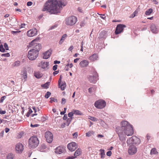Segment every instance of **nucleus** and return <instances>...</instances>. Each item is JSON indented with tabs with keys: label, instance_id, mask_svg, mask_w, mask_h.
Segmentation results:
<instances>
[{
	"label": "nucleus",
	"instance_id": "obj_1",
	"mask_svg": "<svg viewBox=\"0 0 159 159\" xmlns=\"http://www.w3.org/2000/svg\"><path fill=\"white\" fill-rule=\"evenodd\" d=\"M67 3V0H48L43 5L42 11L49 12L51 14H57L60 13L62 7Z\"/></svg>",
	"mask_w": 159,
	"mask_h": 159
},
{
	"label": "nucleus",
	"instance_id": "obj_2",
	"mask_svg": "<svg viewBox=\"0 0 159 159\" xmlns=\"http://www.w3.org/2000/svg\"><path fill=\"white\" fill-rule=\"evenodd\" d=\"M121 127L117 126L116 129V132L118 135L120 140L125 142L126 135H132L133 134V128L128 121L122 120L120 123Z\"/></svg>",
	"mask_w": 159,
	"mask_h": 159
},
{
	"label": "nucleus",
	"instance_id": "obj_3",
	"mask_svg": "<svg viewBox=\"0 0 159 159\" xmlns=\"http://www.w3.org/2000/svg\"><path fill=\"white\" fill-rule=\"evenodd\" d=\"M39 142L37 137L36 136L31 137L29 140V146L31 148L37 147L39 144Z\"/></svg>",
	"mask_w": 159,
	"mask_h": 159
},
{
	"label": "nucleus",
	"instance_id": "obj_4",
	"mask_svg": "<svg viewBox=\"0 0 159 159\" xmlns=\"http://www.w3.org/2000/svg\"><path fill=\"white\" fill-rule=\"evenodd\" d=\"M77 18L74 16H72L66 18L65 20V23L67 25L73 26L76 22Z\"/></svg>",
	"mask_w": 159,
	"mask_h": 159
},
{
	"label": "nucleus",
	"instance_id": "obj_5",
	"mask_svg": "<svg viewBox=\"0 0 159 159\" xmlns=\"http://www.w3.org/2000/svg\"><path fill=\"white\" fill-rule=\"evenodd\" d=\"M39 54L37 51H35V49H32L29 51L28 57L30 60H34L37 58Z\"/></svg>",
	"mask_w": 159,
	"mask_h": 159
},
{
	"label": "nucleus",
	"instance_id": "obj_6",
	"mask_svg": "<svg viewBox=\"0 0 159 159\" xmlns=\"http://www.w3.org/2000/svg\"><path fill=\"white\" fill-rule=\"evenodd\" d=\"M140 143V139L136 136H133L127 140V143L128 145L132 146V144H139Z\"/></svg>",
	"mask_w": 159,
	"mask_h": 159
},
{
	"label": "nucleus",
	"instance_id": "obj_7",
	"mask_svg": "<svg viewBox=\"0 0 159 159\" xmlns=\"http://www.w3.org/2000/svg\"><path fill=\"white\" fill-rule=\"evenodd\" d=\"M95 107L98 109H102L106 106V102L103 100L100 99L96 101L94 103Z\"/></svg>",
	"mask_w": 159,
	"mask_h": 159
},
{
	"label": "nucleus",
	"instance_id": "obj_8",
	"mask_svg": "<svg viewBox=\"0 0 159 159\" xmlns=\"http://www.w3.org/2000/svg\"><path fill=\"white\" fill-rule=\"evenodd\" d=\"M37 40L36 39H34L30 43V46H33L34 48L35 49V51H38L39 52V51L41 48V44L40 43H35V42Z\"/></svg>",
	"mask_w": 159,
	"mask_h": 159
},
{
	"label": "nucleus",
	"instance_id": "obj_9",
	"mask_svg": "<svg viewBox=\"0 0 159 159\" xmlns=\"http://www.w3.org/2000/svg\"><path fill=\"white\" fill-rule=\"evenodd\" d=\"M45 137L47 142L48 143H51L53 140V134L49 131L46 132L45 133Z\"/></svg>",
	"mask_w": 159,
	"mask_h": 159
},
{
	"label": "nucleus",
	"instance_id": "obj_10",
	"mask_svg": "<svg viewBox=\"0 0 159 159\" xmlns=\"http://www.w3.org/2000/svg\"><path fill=\"white\" fill-rule=\"evenodd\" d=\"M126 27V25L123 24L118 25L116 28L115 34H117L121 33L123 31L124 28Z\"/></svg>",
	"mask_w": 159,
	"mask_h": 159
},
{
	"label": "nucleus",
	"instance_id": "obj_11",
	"mask_svg": "<svg viewBox=\"0 0 159 159\" xmlns=\"http://www.w3.org/2000/svg\"><path fill=\"white\" fill-rule=\"evenodd\" d=\"M67 148L71 152L74 151L77 148V145L76 143L74 142L69 143L67 145Z\"/></svg>",
	"mask_w": 159,
	"mask_h": 159
},
{
	"label": "nucleus",
	"instance_id": "obj_12",
	"mask_svg": "<svg viewBox=\"0 0 159 159\" xmlns=\"http://www.w3.org/2000/svg\"><path fill=\"white\" fill-rule=\"evenodd\" d=\"M37 30L36 29H34L28 31L27 34L29 37H32L36 35L37 34Z\"/></svg>",
	"mask_w": 159,
	"mask_h": 159
},
{
	"label": "nucleus",
	"instance_id": "obj_13",
	"mask_svg": "<svg viewBox=\"0 0 159 159\" xmlns=\"http://www.w3.org/2000/svg\"><path fill=\"white\" fill-rule=\"evenodd\" d=\"M49 62H43L41 61L38 65V66L39 67H41L42 69H48V66H49Z\"/></svg>",
	"mask_w": 159,
	"mask_h": 159
},
{
	"label": "nucleus",
	"instance_id": "obj_14",
	"mask_svg": "<svg viewBox=\"0 0 159 159\" xmlns=\"http://www.w3.org/2000/svg\"><path fill=\"white\" fill-rule=\"evenodd\" d=\"M23 145L21 143H18L16 146V150L17 153H21L23 150Z\"/></svg>",
	"mask_w": 159,
	"mask_h": 159
},
{
	"label": "nucleus",
	"instance_id": "obj_15",
	"mask_svg": "<svg viewBox=\"0 0 159 159\" xmlns=\"http://www.w3.org/2000/svg\"><path fill=\"white\" fill-rule=\"evenodd\" d=\"M137 148L134 146H130L128 150V153L130 155H134L137 152Z\"/></svg>",
	"mask_w": 159,
	"mask_h": 159
},
{
	"label": "nucleus",
	"instance_id": "obj_16",
	"mask_svg": "<svg viewBox=\"0 0 159 159\" xmlns=\"http://www.w3.org/2000/svg\"><path fill=\"white\" fill-rule=\"evenodd\" d=\"M65 151L64 148L61 146H59L55 149V153L60 154Z\"/></svg>",
	"mask_w": 159,
	"mask_h": 159
},
{
	"label": "nucleus",
	"instance_id": "obj_17",
	"mask_svg": "<svg viewBox=\"0 0 159 159\" xmlns=\"http://www.w3.org/2000/svg\"><path fill=\"white\" fill-rule=\"evenodd\" d=\"M52 51L48 50L43 53V58L44 59H47L48 58L51 54Z\"/></svg>",
	"mask_w": 159,
	"mask_h": 159
},
{
	"label": "nucleus",
	"instance_id": "obj_18",
	"mask_svg": "<svg viewBox=\"0 0 159 159\" xmlns=\"http://www.w3.org/2000/svg\"><path fill=\"white\" fill-rule=\"evenodd\" d=\"M88 79L90 82L93 83H95L97 80L96 75H89L88 77Z\"/></svg>",
	"mask_w": 159,
	"mask_h": 159
},
{
	"label": "nucleus",
	"instance_id": "obj_19",
	"mask_svg": "<svg viewBox=\"0 0 159 159\" xmlns=\"http://www.w3.org/2000/svg\"><path fill=\"white\" fill-rule=\"evenodd\" d=\"M151 30L152 33H157L158 32V30L156 26L154 24H152L150 25Z\"/></svg>",
	"mask_w": 159,
	"mask_h": 159
},
{
	"label": "nucleus",
	"instance_id": "obj_20",
	"mask_svg": "<svg viewBox=\"0 0 159 159\" xmlns=\"http://www.w3.org/2000/svg\"><path fill=\"white\" fill-rule=\"evenodd\" d=\"M89 64L88 61L86 60H84L80 61V65L81 67H86Z\"/></svg>",
	"mask_w": 159,
	"mask_h": 159
},
{
	"label": "nucleus",
	"instance_id": "obj_21",
	"mask_svg": "<svg viewBox=\"0 0 159 159\" xmlns=\"http://www.w3.org/2000/svg\"><path fill=\"white\" fill-rule=\"evenodd\" d=\"M98 56L96 54H93L92 55L90 56L89 59L92 61H94L97 60Z\"/></svg>",
	"mask_w": 159,
	"mask_h": 159
},
{
	"label": "nucleus",
	"instance_id": "obj_22",
	"mask_svg": "<svg viewBox=\"0 0 159 159\" xmlns=\"http://www.w3.org/2000/svg\"><path fill=\"white\" fill-rule=\"evenodd\" d=\"M82 153V151L81 149L80 148H78L75 152L74 154V156L76 158L77 156H79Z\"/></svg>",
	"mask_w": 159,
	"mask_h": 159
},
{
	"label": "nucleus",
	"instance_id": "obj_23",
	"mask_svg": "<svg viewBox=\"0 0 159 159\" xmlns=\"http://www.w3.org/2000/svg\"><path fill=\"white\" fill-rule=\"evenodd\" d=\"M34 75L37 78L39 79L41 78L42 75V74L40 72H34Z\"/></svg>",
	"mask_w": 159,
	"mask_h": 159
},
{
	"label": "nucleus",
	"instance_id": "obj_24",
	"mask_svg": "<svg viewBox=\"0 0 159 159\" xmlns=\"http://www.w3.org/2000/svg\"><path fill=\"white\" fill-rule=\"evenodd\" d=\"M21 75L23 76V79L25 81L27 79V74L26 70H24L21 72Z\"/></svg>",
	"mask_w": 159,
	"mask_h": 159
},
{
	"label": "nucleus",
	"instance_id": "obj_25",
	"mask_svg": "<svg viewBox=\"0 0 159 159\" xmlns=\"http://www.w3.org/2000/svg\"><path fill=\"white\" fill-rule=\"evenodd\" d=\"M66 36L67 35L66 34H64L62 36L59 42L60 44H61L63 43Z\"/></svg>",
	"mask_w": 159,
	"mask_h": 159
},
{
	"label": "nucleus",
	"instance_id": "obj_26",
	"mask_svg": "<svg viewBox=\"0 0 159 159\" xmlns=\"http://www.w3.org/2000/svg\"><path fill=\"white\" fill-rule=\"evenodd\" d=\"M59 87L61 88V90H64L66 86V84L65 82H63L62 84L60 85H58Z\"/></svg>",
	"mask_w": 159,
	"mask_h": 159
},
{
	"label": "nucleus",
	"instance_id": "obj_27",
	"mask_svg": "<svg viewBox=\"0 0 159 159\" xmlns=\"http://www.w3.org/2000/svg\"><path fill=\"white\" fill-rule=\"evenodd\" d=\"M46 148V145L44 144H42L39 147V149L41 152H43V150Z\"/></svg>",
	"mask_w": 159,
	"mask_h": 159
},
{
	"label": "nucleus",
	"instance_id": "obj_28",
	"mask_svg": "<svg viewBox=\"0 0 159 159\" xmlns=\"http://www.w3.org/2000/svg\"><path fill=\"white\" fill-rule=\"evenodd\" d=\"M158 153L157 151L156 148H154L152 149L150 152V154L151 155L153 154H156Z\"/></svg>",
	"mask_w": 159,
	"mask_h": 159
},
{
	"label": "nucleus",
	"instance_id": "obj_29",
	"mask_svg": "<svg viewBox=\"0 0 159 159\" xmlns=\"http://www.w3.org/2000/svg\"><path fill=\"white\" fill-rule=\"evenodd\" d=\"M74 112V114L78 115H81L82 114L81 112L78 110H73Z\"/></svg>",
	"mask_w": 159,
	"mask_h": 159
},
{
	"label": "nucleus",
	"instance_id": "obj_30",
	"mask_svg": "<svg viewBox=\"0 0 159 159\" xmlns=\"http://www.w3.org/2000/svg\"><path fill=\"white\" fill-rule=\"evenodd\" d=\"M14 157V155L11 153H9L7 157V159H13Z\"/></svg>",
	"mask_w": 159,
	"mask_h": 159
},
{
	"label": "nucleus",
	"instance_id": "obj_31",
	"mask_svg": "<svg viewBox=\"0 0 159 159\" xmlns=\"http://www.w3.org/2000/svg\"><path fill=\"white\" fill-rule=\"evenodd\" d=\"M94 133V132L93 131H89L86 133V135L87 137H90L93 135Z\"/></svg>",
	"mask_w": 159,
	"mask_h": 159
},
{
	"label": "nucleus",
	"instance_id": "obj_32",
	"mask_svg": "<svg viewBox=\"0 0 159 159\" xmlns=\"http://www.w3.org/2000/svg\"><path fill=\"white\" fill-rule=\"evenodd\" d=\"M101 152V158H103L105 157V153L104 152V150L102 149H100L99 151Z\"/></svg>",
	"mask_w": 159,
	"mask_h": 159
},
{
	"label": "nucleus",
	"instance_id": "obj_33",
	"mask_svg": "<svg viewBox=\"0 0 159 159\" xmlns=\"http://www.w3.org/2000/svg\"><path fill=\"white\" fill-rule=\"evenodd\" d=\"M20 61H16L13 64L12 66L14 67H17L20 65Z\"/></svg>",
	"mask_w": 159,
	"mask_h": 159
},
{
	"label": "nucleus",
	"instance_id": "obj_34",
	"mask_svg": "<svg viewBox=\"0 0 159 159\" xmlns=\"http://www.w3.org/2000/svg\"><path fill=\"white\" fill-rule=\"evenodd\" d=\"M105 32L104 31H102L99 34L100 38H104L105 37Z\"/></svg>",
	"mask_w": 159,
	"mask_h": 159
},
{
	"label": "nucleus",
	"instance_id": "obj_35",
	"mask_svg": "<svg viewBox=\"0 0 159 159\" xmlns=\"http://www.w3.org/2000/svg\"><path fill=\"white\" fill-rule=\"evenodd\" d=\"M152 8H150L148 9L146 11L145 14L147 15H149L152 13Z\"/></svg>",
	"mask_w": 159,
	"mask_h": 159
},
{
	"label": "nucleus",
	"instance_id": "obj_36",
	"mask_svg": "<svg viewBox=\"0 0 159 159\" xmlns=\"http://www.w3.org/2000/svg\"><path fill=\"white\" fill-rule=\"evenodd\" d=\"M72 118H70L68 119H67L66 122V123H64L65 125H66L67 126H68L69 124H70L71 121L72 120Z\"/></svg>",
	"mask_w": 159,
	"mask_h": 159
},
{
	"label": "nucleus",
	"instance_id": "obj_37",
	"mask_svg": "<svg viewBox=\"0 0 159 159\" xmlns=\"http://www.w3.org/2000/svg\"><path fill=\"white\" fill-rule=\"evenodd\" d=\"M50 101L49 102L51 103H52L53 102H57V99L54 98H50Z\"/></svg>",
	"mask_w": 159,
	"mask_h": 159
},
{
	"label": "nucleus",
	"instance_id": "obj_38",
	"mask_svg": "<svg viewBox=\"0 0 159 159\" xmlns=\"http://www.w3.org/2000/svg\"><path fill=\"white\" fill-rule=\"evenodd\" d=\"M51 95V93L49 91H48L45 95V97L46 98H48Z\"/></svg>",
	"mask_w": 159,
	"mask_h": 159
},
{
	"label": "nucleus",
	"instance_id": "obj_39",
	"mask_svg": "<svg viewBox=\"0 0 159 159\" xmlns=\"http://www.w3.org/2000/svg\"><path fill=\"white\" fill-rule=\"evenodd\" d=\"M49 82H47L46 83L43 84L42 86V87H44L46 89H47L48 87Z\"/></svg>",
	"mask_w": 159,
	"mask_h": 159
},
{
	"label": "nucleus",
	"instance_id": "obj_40",
	"mask_svg": "<svg viewBox=\"0 0 159 159\" xmlns=\"http://www.w3.org/2000/svg\"><path fill=\"white\" fill-rule=\"evenodd\" d=\"M0 51L4 52L5 51V50L3 47V46L2 44H1L0 45Z\"/></svg>",
	"mask_w": 159,
	"mask_h": 159
},
{
	"label": "nucleus",
	"instance_id": "obj_41",
	"mask_svg": "<svg viewBox=\"0 0 159 159\" xmlns=\"http://www.w3.org/2000/svg\"><path fill=\"white\" fill-rule=\"evenodd\" d=\"M2 57H8L10 56V54L9 53H6L2 54L1 55Z\"/></svg>",
	"mask_w": 159,
	"mask_h": 159
},
{
	"label": "nucleus",
	"instance_id": "obj_42",
	"mask_svg": "<svg viewBox=\"0 0 159 159\" xmlns=\"http://www.w3.org/2000/svg\"><path fill=\"white\" fill-rule=\"evenodd\" d=\"M74 114V112L73 111H72L71 112H70L68 114V116L70 117V118H72V117L73 116Z\"/></svg>",
	"mask_w": 159,
	"mask_h": 159
},
{
	"label": "nucleus",
	"instance_id": "obj_43",
	"mask_svg": "<svg viewBox=\"0 0 159 159\" xmlns=\"http://www.w3.org/2000/svg\"><path fill=\"white\" fill-rule=\"evenodd\" d=\"M6 98V97L5 96L2 97L0 100V102L2 103Z\"/></svg>",
	"mask_w": 159,
	"mask_h": 159
},
{
	"label": "nucleus",
	"instance_id": "obj_44",
	"mask_svg": "<svg viewBox=\"0 0 159 159\" xmlns=\"http://www.w3.org/2000/svg\"><path fill=\"white\" fill-rule=\"evenodd\" d=\"M89 119L93 121H96L97 120V118L93 117L90 116Z\"/></svg>",
	"mask_w": 159,
	"mask_h": 159
},
{
	"label": "nucleus",
	"instance_id": "obj_45",
	"mask_svg": "<svg viewBox=\"0 0 159 159\" xmlns=\"http://www.w3.org/2000/svg\"><path fill=\"white\" fill-rule=\"evenodd\" d=\"M4 46L6 50H9L8 45L6 43H4Z\"/></svg>",
	"mask_w": 159,
	"mask_h": 159
},
{
	"label": "nucleus",
	"instance_id": "obj_46",
	"mask_svg": "<svg viewBox=\"0 0 159 159\" xmlns=\"http://www.w3.org/2000/svg\"><path fill=\"white\" fill-rule=\"evenodd\" d=\"M20 32V31H12L11 32V33L13 34H16L17 33H18Z\"/></svg>",
	"mask_w": 159,
	"mask_h": 159
},
{
	"label": "nucleus",
	"instance_id": "obj_47",
	"mask_svg": "<svg viewBox=\"0 0 159 159\" xmlns=\"http://www.w3.org/2000/svg\"><path fill=\"white\" fill-rule=\"evenodd\" d=\"M66 102V99L65 98H62L61 99V103L62 104H64Z\"/></svg>",
	"mask_w": 159,
	"mask_h": 159
},
{
	"label": "nucleus",
	"instance_id": "obj_48",
	"mask_svg": "<svg viewBox=\"0 0 159 159\" xmlns=\"http://www.w3.org/2000/svg\"><path fill=\"white\" fill-rule=\"evenodd\" d=\"M6 113L5 111H2V109L0 108V114H4Z\"/></svg>",
	"mask_w": 159,
	"mask_h": 159
},
{
	"label": "nucleus",
	"instance_id": "obj_49",
	"mask_svg": "<svg viewBox=\"0 0 159 159\" xmlns=\"http://www.w3.org/2000/svg\"><path fill=\"white\" fill-rule=\"evenodd\" d=\"M62 79V76L60 75V78L58 81V85H60V84H61V82Z\"/></svg>",
	"mask_w": 159,
	"mask_h": 159
},
{
	"label": "nucleus",
	"instance_id": "obj_50",
	"mask_svg": "<svg viewBox=\"0 0 159 159\" xmlns=\"http://www.w3.org/2000/svg\"><path fill=\"white\" fill-rule=\"evenodd\" d=\"M39 126V124H34V125H32V124H31L30 125V126L31 127H38Z\"/></svg>",
	"mask_w": 159,
	"mask_h": 159
},
{
	"label": "nucleus",
	"instance_id": "obj_51",
	"mask_svg": "<svg viewBox=\"0 0 159 159\" xmlns=\"http://www.w3.org/2000/svg\"><path fill=\"white\" fill-rule=\"evenodd\" d=\"M100 17H101V18H102L103 20H105L106 16H105V14H100Z\"/></svg>",
	"mask_w": 159,
	"mask_h": 159
},
{
	"label": "nucleus",
	"instance_id": "obj_52",
	"mask_svg": "<svg viewBox=\"0 0 159 159\" xmlns=\"http://www.w3.org/2000/svg\"><path fill=\"white\" fill-rule=\"evenodd\" d=\"M57 65H55L52 67V70L54 71H55L57 69Z\"/></svg>",
	"mask_w": 159,
	"mask_h": 159
},
{
	"label": "nucleus",
	"instance_id": "obj_53",
	"mask_svg": "<svg viewBox=\"0 0 159 159\" xmlns=\"http://www.w3.org/2000/svg\"><path fill=\"white\" fill-rule=\"evenodd\" d=\"M111 154H112V153H111V151H108V152H107V155L108 156L110 157V156H111Z\"/></svg>",
	"mask_w": 159,
	"mask_h": 159
},
{
	"label": "nucleus",
	"instance_id": "obj_54",
	"mask_svg": "<svg viewBox=\"0 0 159 159\" xmlns=\"http://www.w3.org/2000/svg\"><path fill=\"white\" fill-rule=\"evenodd\" d=\"M85 23L84 21L81 22L80 23V25L81 27L85 25Z\"/></svg>",
	"mask_w": 159,
	"mask_h": 159
},
{
	"label": "nucleus",
	"instance_id": "obj_55",
	"mask_svg": "<svg viewBox=\"0 0 159 159\" xmlns=\"http://www.w3.org/2000/svg\"><path fill=\"white\" fill-rule=\"evenodd\" d=\"M33 4V3L32 2H27V6H31Z\"/></svg>",
	"mask_w": 159,
	"mask_h": 159
},
{
	"label": "nucleus",
	"instance_id": "obj_56",
	"mask_svg": "<svg viewBox=\"0 0 159 159\" xmlns=\"http://www.w3.org/2000/svg\"><path fill=\"white\" fill-rule=\"evenodd\" d=\"M46 120V118L45 117L42 116L41 119V120L42 121H44Z\"/></svg>",
	"mask_w": 159,
	"mask_h": 159
},
{
	"label": "nucleus",
	"instance_id": "obj_57",
	"mask_svg": "<svg viewBox=\"0 0 159 159\" xmlns=\"http://www.w3.org/2000/svg\"><path fill=\"white\" fill-rule=\"evenodd\" d=\"M75 158V157L72 156L69 157H67L66 158V159H74Z\"/></svg>",
	"mask_w": 159,
	"mask_h": 159
},
{
	"label": "nucleus",
	"instance_id": "obj_58",
	"mask_svg": "<svg viewBox=\"0 0 159 159\" xmlns=\"http://www.w3.org/2000/svg\"><path fill=\"white\" fill-rule=\"evenodd\" d=\"M73 136L74 137L77 138L78 136L77 133L76 132L74 133L73 134Z\"/></svg>",
	"mask_w": 159,
	"mask_h": 159
},
{
	"label": "nucleus",
	"instance_id": "obj_59",
	"mask_svg": "<svg viewBox=\"0 0 159 159\" xmlns=\"http://www.w3.org/2000/svg\"><path fill=\"white\" fill-rule=\"evenodd\" d=\"M58 73H59L58 70L55 71L53 73V75L54 76H55L56 75L58 74Z\"/></svg>",
	"mask_w": 159,
	"mask_h": 159
},
{
	"label": "nucleus",
	"instance_id": "obj_60",
	"mask_svg": "<svg viewBox=\"0 0 159 159\" xmlns=\"http://www.w3.org/2000/svg\"><path fill=\"white\" fill-rule=\"evenodd\" d=\"M67 119V115L66 114H65L64 115V116L63 118V119L64 120H66V119Z\"/></svg>",
	"mask_w": 159,
	"mask_h": 159
},
{
	"label": "nucleus",
	"instance_id": "obj_61",
	"mask_svg": "<svg viewBox=\"0 0 159 159\" xmlns=\"http://www.w3.org/2000/svg\"><path fill=\"white\" fill-rule=\"evenodd\" d=\"M60 63V61L55 60L54 61V64H59Z\"/></svg>",
	"mask_w": 159,
	"mask_h": 159
},
{
	"label": "nucleus",
	"instance_id": "obj_62",
	"mask_svg": "<svg viewBox=\"0 0 159 159\" xmlns=\"http://www.w3.org/2000/svg\"><path fill=\"white\" fill-rule=\"evenodd\" d=\"M73 48V46L71 45L70 46V48L68 49V50L69 51H71Z\"/></svg>",
	"mask_w": 159,
	"mask_h": 159
},
{
	"label": "nucleus",
	"instance_id": "obj_63",
	"mask_svg": "<svg viewBox=\"0 0 159 159\" xmlns=\"http://www.w3.org/2000/svg\"><path fill=\"white\" fill-rule=\"evenodd\" d=\"M152 1L154 2V3L155 4H157L158 2L157 0H152Z\"/></svg>",
	"mask_w": 159,
	"mask_h": 159
},
{
	"label": "nucleus",
	"instance_id": "obj_64",
	"mask_svg": "<svg viewBox=\"0 0 159 159\" xmlns=\"http://www.w3.org/2000/svg\"><path fill=\"white\" fill-rule=\"evenodd\" d=\"M9 130H10V129L8 128H6L5 129V131L6 133L8 132Z\"/></svg>",
	"mask_w": 159,
	"mask_h": 159
}]
</instances>
